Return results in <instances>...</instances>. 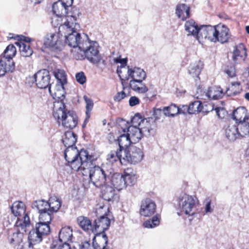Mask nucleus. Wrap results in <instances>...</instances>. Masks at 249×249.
<instances>
[{"label": "nucleus", "instance_id": "f257e3e1", "mask_svg": "<svg viewBox=\"0 0 249 249\" xmlns=\"http://www.w3.org/2000/svg\"><path fill=\"white\" fill-rule=\"evenodd\" d=\"M93 158L87 162V166L81 170L84 176L89 174L92 184L96 187L106 186L111 174L113 173V167L111 164H102L101 166L95 165L93 163Z\"/></svg>", "mask_w": 249, "mask_h": 249}, {"label": "nucleus", "instance_id": "f03ea898", "mask_svg": "<svg viewBox=\"0 0 249 249\" xmlns=\"http://www.w3.org/2000/svg\"><path fill=\"white\" fill-rule=\"evenodd\" d=\"M53 116L60 125L65 128L72 129L78 124V117L75 113L68 110L63 102H56L54 103Z\"/></svg>", "mask_w": 249, "mask_h": 249}, {"label": "nucleus", "instance_id": "7ed1b4c3", "mask_svg": "<svg viewBox=\"0 0 249 249\" xmlns=\"http://www.w3.org/2000/svg\"><path fill=\"white\" fill-rule=\"evenodd\" d=\"M64 155L72 170L76 171H81L85 166H87V162L92 158L87 150L82 149L79 151L75 146L67 147Z\"/></svg>", "mask_w": 249, "mask_h": 249}, {"label": "nucleus", "instance_id": "20e7f679", "mask_svg": "<svg viewBox=\"0 0 249 249\" xmlns=\"http://www.w3.org/2000/svg\"><path fill=\"white\" fill-rule=\"evenodd\" d=\"M44 46L50 51L60 52L65 44V36L61 32H50L44 39Z\"/></svg>", "mask_w": 249, "mask_h": 249}, {"label": "nucleus", "instance_id": "39448f33", "mask_svg": "<svg viewBox=\"0 0 249 249\" xmlns=\"http://www.w3.org/2000/svg\"><path fill=\"white\" fill-rule=\"evenodd\" d=\"M98 47L99 45L96 41H90L88 37L84 43L81 44L80 50L83 52L88 60L96 64L101 60Z\"/></svg>", "mask_w": 249, "mask_h": 249}, {"label": "nucleus", "instance_id": "423d86ee", "mask_svg": "<svg viewBox=\"0 0 249 249\" xmlns=\"http://www.w3.org/2000/svg\"><path fill=\"white\" fill-rule=\"evenodd\" d=\"M178 201L182 211L186 214L193 215L196 213L198 201L195 196L182 193L178 196Z\"/></svg>", "mask_w": 249, "mask_h": 249}, {"label": "nucleus", "instance_id": "0eeeda50", "mask_svg": "<svg viewBox=\"0 0 249 249\" xmlns=\"http://www.w3.org/2000/svg\"><path fill=\"white\" fill-rule=\"evenodd\" d=\"M123 154L124 164L128 162L135 164L141 162L144 157L142 150L134 145H130L123 149Z\"/></svg>", "mask_w": 249, "mask_h": 249}, {"label": "nucleus", "instance_id": "6e6552de", "mask_svg": "<svg viewBox=\"0 0 249 249\" xmlns=\"http://www.w3.org/2000/svg\"><path fill=\"white\" fill-rule=\"evenodd\" d=\"M119 131L127 132L132 142H138L143 136L140 127L135 125H129V124L124 120H121L118 123Z\"/></svg>", "mask_w": 249, "mask_h": 249}, {"label": "nucleus", "instance_id": "1a4fd4ad", "mask_svg": "<svg viewBox=\"0 0 249 249\" xmlns=\"http://www.w3.org/2000/svg\"><path fill=\"white\" fill-rule=\"evenodd\" d=\"M80 13L79 9L72 5L70 7L66 14L68 18L67 21L65 22V25L68 29H70L71 31H79L80 30V25L75 21L77 17L79 16Z\"/></svg>", "mask_w": 249, "mask_h": 249}, {"label": "nucleus", "instance_id": "9d476101", "mask_svg": "<svg viewBox=\"0 0 249 249\" xmlns=\"http://www.w3.org/2000/svg\"><path fill=\"white\" fill-rule=\"evenodd\" d=\"M65 41L69 46L80 50L81 44L88 39V36L84 32L82 34L78 32H71L68 36L65 35Z\"/></svg>", "mask_w": 249, "mask_h": 249}, {"label": "nucleus", "instance_id": "9b49d317", "mask_svg": "<svg viewBox=\"0 0 249 249\" xmlns=\"http://www.w3.org/2000/svg\"><path fill=\"white\" fill-rule=\"evenodd\" d=\"M32 78L35 80L36 85L38 88H49V90L51 91V76L48 70L43 69L38 71Z\"/></svg>", "mask_w": 249, "mask_h": 249}, {"label": "nucleus", "instance_id": "f8f14e48", "mask_svg": "<svg viewBox=\"0 0 249 249\" xmlns=\"http://www.w3.org/2000/svg\"><path fill=\"white\" fill-rule=\"evenodd\" d=\"M15 39L19 41L17 42L16 44L18 46L21 55L23 57H29L33 53V50L31 48L29 44L32 39L24 36H17L14 37Z\"/></svg>", "mask_w": 249, "mask_h": 249}, {"label": "nucleus", "instance_id": "ddd939ff", "mask_svg": "<svg viewBox=\"0 0 249 249\" xmlns=\"http://www.w3.org/2000/svg\"><path fill=\"white\" fill-rule=\"evenodd\" d=\"M157 123L152 117L144 118L140 124V130L143 136H154L156 132Z\"/></svg>", "mask_w": 249, "mask_h": 249}, {"label": "nucleus", "instance_id": "4468645a", "mask_svg": "<svg viewBox=\"0 0 249 249\" xmlns=\"http://www.w3.org/2000/svg\"><path fill=\"white\" fill-rule=\"evenodd\" d=\"M110 219L106 215L101 216L95 219L93 224V233L96 234L105 233V231L110 226Z\"/></svg>", "mask_w": 249, "mask_h": 249}, {"label": "nucleus", "instance_id": "2eb2a0df", "mask_svg": "<svg viewBox=\"0 0 249 249\" xmlns=\"http://www.w3.org/2000/svg\"><path fill=\"white\" fill-rule=\"evenodd\" d=\"M156 205L154 201L150 198H146L142 201L140 209V214L143 216H150L155 212Z\"/></svg>", "mask_w": 249, "mask_h": 249}, {"label": "nucleus", "instance_id": "dca6fc26", "mask_svg": "<svg viewBox=\"0 0 249 249\" xmlns=\"http://www.w3.org/2000/svg\"><path fill=\"white\" fill-rule=\"evenodd\" d=\"M107 182H110L114 188L119 191L126 188V183L123 178V175L115 172L114 169L113 173L111 174Z\"/></svg>", "mask_w": 249, "mask_h": 249}, {"label": "nucleus", "instance_id": "f3484780", "mask_svg": "<svg viewBox=\"0 0 249 249\" xmlns=\"http://www.w3.org/2000/svg\"><path fill=\"white\" fill-rule=\"evenodd\" d=\"M222 90L220 87H212L208 89L205 94H201L200 98L204 100H217L222 97Z\"/></svg>", "mask_w": 249, "mask_h": 249}, {"label": "nucleus", "instance_id": "a211bd4d", "mask_svg": "<svg viewBox=\"0 0 249 249\" xmlns=\"http://www.w3.org/2000/svg\"><path fill=\"white\" fill-rule=\"evenodd\" d=\"M72 230L71 227H64L62 228L59 233V240L58 242L65 244H72Z\"/></svg>", "mask_w": 249, "mask_h": 249}, {"label": "nucleus", "instance_id": "6ab92c4d", "mask_svg": "<svg viewBox=\"0 0 249 249\" xmlns=\"http://www.w3.org/2000/svg\"><path fill=\"white\" fill-rule=\"evenodd\" d=\"M108 237L105 233L96 234L93 239L92 248L93 249H107Z\"/></svg>", "mask_w": 249, "mask_h": 249}, {"label": "nucleus", "instance_id": "aec40b11", "mask_svg": "<svg viewBox=\"0 0 249 249\" xmlns=\"http://www.w3.org/2000/svg\"><path fill=\"white\" fill-rule=\"evenodd\" d=\"M226 137L230 141H234L240 136L238 124H231L225 129Z\"/></svg>", "mask_w": 249, "mask_h": 249}, {"label": "nucleus", "instance_id": "412c9836", "mask_svg": "<svg viewBox=\"0 0 249 249\" xmlns=\"http://www.w3.org/2000/svg\"><path fill=\"white\" fill-rule=\"evenodd\" d=\"M183 108H184L185 113L187 110L189 114H196V112H199L201 111L209 112L210 111L205 110L204 107L202 105V103L199 101H196L191 103L189 106H183Z\"/></svg>", "mask_w": 249, "mask_h": 249}, {"label": "nucleus", "instance_id": "4be33fe9", "mask_svg": "<svg viewBox=\"0 0 249 249\" xmlns=\"http://www.w3.org/2000/svg\"><path fill=\"white\" fill-rule=\"evenodd\" d=\"M127 73L128 76L132 78L131 80H144L146 77L145 72L142 69L137 67L129 69L128 67Z\"/></svg>", "mask_w": 249, "mask_h": 249}, {"label": "nucleus", "instance_id": "5701e85b", "mask_svg": "<svg viewBox=\"0 0 249 249\" xmlns=\"http://www.w3.org/2000/svg\"><path fill=\"white\" fill-rule=\"evenodd\" d=\"M105 187V188L102 192L103 198L107 201H117L119 199V197L115 193L114 189L109 186H106Z\"/></svg>", "mask_w": 249, "mask_h": 249}, {"label": "nucleus", "instance_id": "b1692460", "mask_svg": "<svg viewBox=\"0 0 249 249\" xmlns=\"http://www.w3.org/2000/svg\"><path fill=\"white\" fill-rule=\"evenodd\" d=\"M232 118L235 120L236 122L238 121L239 123H241L243 121H247V120H249L247 109L244 107L237 108L233 111Z\"/></svg>", "mask_w": 249, "mask_h": 249}, {"label": "nucleus", "instance_id": "393cba45", "mask_svg": "<svg viewBox=\"0 0 249 249\" xmlns=\"http://www.w3.org/2000/svg\"><path fill=\"white\" fill-rule=\"evenodd\" d=\"M143 80H130L129 86L134 91L140 93H145L148 90V88L143 82Z\"/></svg>", "mask_w": 249, "mask_h": 249}, {"label": "nucleus", "instance_id": "a878e982", "mask_svg": "<svg viewBox=\"0 0 249 249\" xmlns=\"http://www.w3.org/2000/svg\"><path fill=\"white\" fill-rule=\"evenodd\" d=\"M69 8L59 0L54 2L52 6V11L55 16L62 17L66 16Z\"/></svg>", "mask_w": 249, "mask_h": 249}, {"label": "nucleus", "instance_id": "bb28decb", "mask_svg": "<svg viewBox=\"0 0 249 249\" xmlns=\"http://www.w3.org/2000/svg\"><path fill=\"white\" fill-rule=\"evenodd\" d=\"M163 115L167 117H174L178 114H185L184 110L179 108L176 105L172 104L168 107L163 108Z\"/></svg>", "mask_w": 249, "mask_h": 249}, {"label": "nucleus", "instance_id": "cd10ccee", "mask_svg": "<svg viewBox=\"0 0 249 249\" xmlns=\"http://www.w3.org/2000/svg\"><path fill=\"white\" fill-rule=\"evenodd\" d=\"M30 219L28 214L17 217L15 226L17 229H20L22 232H26V228L30 225Z\"/></svg>", "mask_w": 249, "mask_h": 249}, {"label": "nucleus", "instance_id": "c85d7f7f", "mask_svg": "<svg viewBox=\"0 0 249 249\" xmlns=\"http://www.w3.org/2000/svg\"><path fill=\"white\" fill-rule=\"evenodd\" d=\"M77 222L80 227L85 231L93 232V226L87 217L80 216L77 218Z\"/></svg>", "mask_w": 249, "mask_h": 249}, {"label": "nucleus", "instance_id": "c756f323", "mask_svg": "<svg viewBox=\"0 0 249 249\" xmlns=\"http://www.w3.org/2000/svg\"><path fill=\"white\" fill-rule=\"evenodd\" d=\"M11 211L13 214L17 217L26 214V207L24 204L21 201H16L11 206Z\"/></svg>", "mask_w": 249, "mask_h": 249}, {"label": "nucleus", "instance_id": "7c9ffc66", "mask_svg": "<svg viewBox=\"0 0 249 249\" xmlns=\"http://www.w3.org/2000/svg\"><path fill=\"white\" fill-rule=\"evenodd\" d=\"M77 141V136L71 131L65 132L62 138V142L66 147L74 146Z\"/></svg>", "mask_w": 249, "mask_h": 249}, {"label": "nucleus", "instance_id": "2f4dec72", "mask_svg": "<svg viewBox=\"0 0 249 249\" xmlns=\"http://www.w3.org/2000/svg\"><path fill=\"white\" fill-rule=\"evenodd\" d=\"M54 75L57 80V87L58 89H61L64 90V85L67 83L66 75L63 70L57 69L53 72Z\"/></svg>", "mask_w": 249, "mask_h": 249}, {"label": "nucleus", "instance_id": "473e14b6", "mask_svg": "<svg viewBox=\"0 0 249 249\" xmlns=\"http://www.w3.org/2000/svg\"><path fill=\"white\" fill-rule=\"evenodd\" d=\"M176 13L182 20L190 17V7L185 4H180L177 6Z\"/></svg>", "mask_w": 249, "mask_h": 249}, {"label": "nucleus", "instance_id": "72a5a7b5", "mask_svg": "<svg viewBox=\"0 0 249 249\" xmlns=\"http://www.w3.org/2000/svg\"><path fill=\"white\" fill-rule=\"evenodd\" d=\"M123 153V149H119L116 151H110L107 156V160L110 162L109 163L112 165V164L114 162H116L118 160H119L122 164H124Z\"/></svg>", "mask_w": 249, "mask_h": 249}, {"label": "nucleus", "instance_id": "f704fd0d", "mask_svg": "<svg viewBox=\"0 0 249 249\" xmlns=\"http://www.w3.org/2000/svg\"><path fill=\"white\" fill-rule=\"evenodd\" d=\"M203 68V63L201 61H198L190 64L189 68V74L194 78H198Z\"/></svg>", "mask_w": 249, "mask_h": 249}, {"label": "nucleus", "instance_id": "c9c22d12", "mask_svg": "<svg viewBox=\"0 0 249 249\" xmlns=\"http://www.w3.org/2000/svg\"><path fill=\"white\" fill-rule=\"evenodd\" d=\"M42 240L41 236L35 229L32 230L29 233L28 244L34 246L39 243Z\"/></svg>", "mask_w": 249, "mask_h": 249}, {"label": "nucleus", "instance_id": "e433bc0d", "mask_svg": "<svg viewBox=\"0 0 249 249\" xmlns=\"http://www.w3.org/2000/svg\"><path fill=\"white\" fill-rule=\"evenodd\" d=\"M118 139L119 149H124L128 148L131 143H133L127 132H123Z\"/></svg>", "mask_w": 249, "mask_h": 249}, {"label": "nucleus", "instance_id": "4c0bfd02", "mask_svg": "<svg viewBox=\"0 0 249 249\" xmlns=\"http://www.w3.org/2000/svg\"><path fill=\"white\" fill-rule=\"evenodd\" d=\"M123 178L126 183V187L127 185L132 186L136 181V177L135 173H133L131 169L127 168L124 172Z\"/></svg>", "mask_w": 249, "mask_h": 249}, {"label": "nucleus", "instance_id": "58836bf2", "mask_svg": "<svg viewBox=\"0 0 249 249\" xmlns=\"http://www.w3.org/2000/svg\"><path fill=\"white\" fill-rule=\"evenodd\" d=\"M246 56V49L243 44L240 43L235 47L233 53V59L234 61H236L238 57L244 59Z\"/></svg>", "mask_w": 249, "mask_h": 249}, {"label": "nucleus", "instance_id": "ea45409f", "mask_svg": "<svg viewBox=\"0 0 249 249\" xmlns=\"http://www.w3.org/2000/svg\"><path fill=\"white\" fill-rule=\"evenodd\" d=\"M35 229L42 236L50 232L49 224L41 221H39L36 224Z\"/></svg>", "mask_w": 249, "mask_h": 249}, {"label": "nucleus", "instance_id": "a19ab883", "mask_svg": "<svg viewBox=\"0 0 249 249\" xmlns=\"http://www.w3.org/2000/svg\"><path fill=\"white\" fill-rule=\"evenodd\" d=\"M213 38L211 39L212 41H219L222 43L226 42L230 36L229 32H213Z\"/></svg>", "mask_w": 249, "mask_h": 249}, {"label": "nucleus", "instance_id": "79ce46f5", "mask_svg": "<svg viewBox=\"0 0 249 249\" xmlns=\"http://www.w3.org/2000/svg\"><path fill=\"white\" fill-rule=\"evenodd\" d=\"M33 209H36L38 213L47 211L49 209L48 202L44 200H38L34 201L32 204Z\"/></svg>", "mask_w": 249, "mask_h": 249}, {"label": "nucleus", "instance_id": "37998d69", "mask_svg": "<svg viewBox=\"0 0 249 249\" xmlns=\"http://www.w3.org/2000/svg\"><path fill=\"white\" fill-rule=\"evenodd\" d=\"M24 232H22L20 229H17V231L13 233L10 238V242L12 244H18V247L22 245V239Z\"/></svg>", "mask_w": 249, "mask_h": 249}, {"label": "nucleus", "instance_id": "c03bdc74", "mask_svg": "<svg viewBox=\"0 0 249 249\" xmlns=\"http://www.w3.org/2000/svg\"><path fill=\"white\" fill-rule=\"evenodd\" d=\"M49 210L53 213L58 211L61 205V201L56 196L51 197L49 200Z\"/></svg>", "mask_w": 249, "mask_h": 249}, {"label": "nucleus", "instance_id": "a18cd8bd", "mask_svg": "<svg viewBox=\"0 0 249 249\" xmlns=\"http://www.w3.org/2000/svg\"><path fill=\"white\" fill-rule=\"evenodd\" d=\"M203 26H206V25H202L198 26L193 19L189 20L185 23L186 31H200L201 30L205 31L204 29H201Z\"/></svg>", "mask_w": 249, "mask_h": 249}, {"label": "nucleus", "instance_id": "49530a36", "mask_svg": "<svg viewBox=\"0 0 249 249\" xmlns=\"http://www.w3.org/2000/svg\"><path fill=\"white\" fill-rule=\"evenodd\" d=\"M53 212L50 210L46 211L40 212L39 216V220L49 224L53 218Z\"/></svg>", "mask_w": 249, "mask_h": 249}, {"label": "nucleus", "instance_id": "de8ad7c7", "mask_svg": "<svg viewBox=\"0 0 249 249\" xmlns=\"http://www.w3.org/2000/svg\"><path fill=\"white\" fill-rule=\"evenodd\" d=\"M16 52V47L13 45L10 44L6 47L3 53V57L10 61L15 56Z\"/></svg>", "mask_w": 249, "mask_h": 249}, {"label": "nucleus", "instance_id": "09e8293b", "mask_svg": "<svg viewBox=\"0 0 249 249\" xmlns=\"http://www.w3.org/2000/svg\"><path fill=\"white\" fill-rule=\"evenodd\" d=\"M84 99L86 104V118L84 121V123H86L89 121V119L90 117V112L92 110L93 107V102L91 99L89 98L88 96L85 95L84 96Z\"/></svg>", "mask_w": 249, "mask_h": 249}, {"label": "nucleus", "instance_id": "8fccbe9b", "mask_svg": "<svg viewBox=\"0 0 249 249\" xmlns=\"http://www.w3.org/2000/svg\"><path fill=\"white\" fill-rule=\"evenodd\" d=\"M201 29H204L205 31H227V30H229L225 25L222 24H219L213 26L206 25V26H203Z\"/></svg>", "mask_w": 249, "mask_h": 249}, {"label": "nucleus", "instance_id": "3c124183", "mask_svg": "<svg viewBox=\"0 0 249 249\" xmlns=\"http://www.w3.org/2000/svg\"><path fill=\"white\" fill-rule=\"evenodd\" d=\"M238 128L240 129L239 133L242 137L245 136H249V122L243 121L238 124Z\"/></svg>", "mask_w": 249, "mask_h": 249}, {"label": "nucleus", "instance_id": "603ef678", "mask_svg": "<svg viewBox=\"0 0 249 249\" xmlns=\"http://www.w3.org/2000/svg\"><path fill=\"white\" fill-rule=\"evenodd\" d=\"M73 244H65L53 241L51 245V249H73Z\"/></svg>", "mask_w": 249, "mask_h": 249}, {"label": "nucleus", "instance_id": "864d4df0", "mask_svg": "<svg viewBox=\"0 0 249 249\" xmlns=\"http://www.w3.org/2000/svg\"><path fill=\"white\" fill-rule=\"evenodd\" d=\"M160 224V219L157 215L153 216L151 219L146 220L143 223V226L145 228H153Z\"/></svg>", "mask_w": 249, "mask_h": 249}, {"label": "nucleus", "instance_id": "5fc2aeb1", "mask_svg": "<svg viewBox=\"0 0 249 249\" xmlns=\"http://www.w3.org/2000/svg\"><path fill=\"white\" fill-rule=\"evenodd\" d=\"M61 17H58V16H54L53 18H52V26H54V27H58V31H60V27H63L64 26H66L65 25V23L62 25L60 23V18Z\"/></svg>", "mask_w": 249, "mask_h": 249}, {"label": "nucleus", "instance_id": "6e6d98bb", "mask_svg": "<svg viewBox=\"0 0 249 249\" xmlns=\"http://www.w3.org/2000/svg\"><path fill=\"white\" fill-rule=\"evenodd\" d=\"M163 114V109L161 108H154L153 111V118L155 120V122L157 120H160Z\"/></svg>", "mask_w": 249, "mask_h": 249}, {"label": "nucleus", "instance_id": "4d7b16f0", "mask_svg": "<svg viewBox=\"0 0 249 249\" xmlns=\"http://www.w3.org/2000/svg\"><path fill=\"white\" fill-rule=\"evenodd\" d=\"M117 71L121 80V83L123 87V90H124L127 86V83L126 82V81H127L129 79V77L128 75L127 76L123 77V75H121L122 71L121 69H119L118 68Z\"/></svg>", "mask_w": 249, "mask_h": 249}, {"label": "nucleus", "instance_id": "13d9d810", "mask_svg": "<svg viewBox=\"0 0 249 249\" xmlns=\"http://www.w3.org/2000/svg\"><path fill=\"white\" fill-rule=\"evenodd\" d=\"M128 95L124 90L118 92L114 96L113 99L114 101L120 102L122 100L126 98Z\"/></svg>", "mask_w": 249, "mask_h": 249}, {"label": "nucleus", "instance_id": "bf43d9fd", "mask_svg": "<svg viewBox=\"0 0 249 249\" xmlns=\"http://www.w3.org/2000/svg\"><path fill=\"white\" fill-rule=\"evenodd\" d=\"M143 119H142L139 114H136L131 120L132 125H135L136 127H140V124L141 123L143 122Z\"/></svg>", "mask_w": 249, "mask_h": 249}, {"label": "nucleus", "instance_id": "052dcab7", "mask_svg": "<svg viewBox=\"0 0 249 249\" xmlns=\"http://www.w3.org/2000/svg\"><path fill=\"white\" fill-rule=\"evenodd\" d=\"M76 81L80 84H84L86 82V77L83 72H80L76 74Z\"/></svg>", "mask_w": 249, "mask_h": 249}, {"label": "nucleus", "instance_id": "680f3d73", "mask_svg": "<svg viewBox=\"0 0 249 249\" xmlns=\"http://www.w3.org/2000/svg\"><path fill=\"white\" fill-rule=\"evenodd\" d=\"M214 110L216 112L217 117L219 119H223L226 115L227 112L223 107H216L214 108Z\"/></svg>", "mask_w": 249, "mask_h": 249}, {"label": "nucleus", "instance_id": "e2e57ef3", "mask_svg": "<svg viewBox=\"0 0 249 249\" xmlns=\"http://www.w3.org/2000/svg\"><path fill=\"white\" fill-rule=\"evenodd\" d=\"M114 60V61L116 63H120L121 64V66H120L121 68L124 69V70H126L127 69V68H126L125 67L126 64V62H127V60L126 59H121L120 58H115Z\"/></svg>", "mask_w": 249, "mask_h": 249}, {"label": "nucleus", "instance_id": "0e129e2a", "mask_svg": "<svg viewBox=\"0 0 249 249\" xmlns=\"http://www.w3.org/2000/svg\"><path fill=\"white\" fill-rule=\"evenodd\" d=\"M6 71L5 62L2 60H0V77L4 75Z\"/></svg>", "mask_w": 249, "mask_h": 249}, {"label": "nucleus", "instance_id": "69168bd1", "mask_svg": "<svg viewBox=\"0 0 249 249\" xmlns=\"http://www.w3.org/2000/svg\"><path fill=\"white\" fill-rule=\"evenodd\" d=\"M140 104V100L136 96H132L129 100V105L130 107H134Z\"/></svg>", "mask_w": 249, "mask_h": 249}, {"label": "nucleus", "instance_id": "338daca9", "mask_svg": "<svg viewBox=\"0 0 249 249\" xmlns=\"http://www.w3.org/2000/svg\"><path fill=\"white\" fill-rule=\"evenodd\" d=\"M225 72L231 77L235 76V70L234 67H230L225 70Z\"/></svg>", "mask_w": 249, "mask_h": 249}, {"label": "nucleus", "instance_id": "774afa93", "mask_svg": "<svg viewBox=\"0 0 249 249\" xmlns=\"http://www.w3.org/2000/svg\"><path fill=\"white\" fill-rule=\"evenodd\" d=\"M80 51V53H79L78 51L76 52V51H72L73 52V55L74 58L77 60H82L84 58V54L83 53L82 51Z\"/></svg>", "mask_w": 249, "mask_h": 249}]
</instances>
